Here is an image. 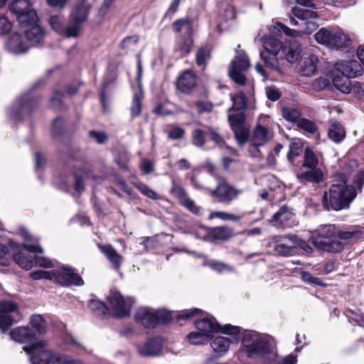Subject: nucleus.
Masks as SVG:
<instances>
[{"label": "nucleus", "instance_id": "obj_1", "mask_svg": "<svg viewBox=\"0 0 364 364\" xmlns=\"http://www.w3.org/2000/svg\"><path fill=\"white\" fill-rule=\"evenodd\" d=\"M348 179L343 173L333 176V183L322 196V205L327 211L348 209L357 196L355 186L347 184Z\"/></svg>", "mask_w": 364, "mask_h": 364}, {"label": "nucleus", "instance_id": "obj_2", "mask_svg": "<svg viewBox=\"0 0 364 364\" xmlns=\"http://www.w3.org/2000/svg\"><path fill=\"white\" fill-rule=\"evenodd\" d=\"M240 352L247 357L257 359L268 364L277 360L275 347L270 338L256 331H244L241 336Z\"/></svg>", "mask_w": 364, "mask_h": 364}, {"label": "nucleus", "instance_id": "obj_3", "mask_svg": "<svg viewBox=\"0 0 364 364\" xmlns=\"http://www.w3.org/2000/svg\"><path fill=\"white\" fill-rule=\"evenodd\" d=\"M268 33L261 31L255 38V43L261 46H301L299 39L301 38L304 32L291 29L274 19L272 24L267 26Z\"/></svg>", "mask_w": 364, "mask_h": 364}, {"label": "nucleus", "instance_id": "obj_4", "mask_svg": "<svg viewBox=\"0 0 364 364\" xmlns=\"http://www.w3.org/2000/svg\"><path fill=\"white\" fill-rule=\"evenodd\" d=\"M230 99L232 105L228 109V112L236 111L237 113H230L228 121L236 140L240 146H242L247 141L249 135V129L245 124V116L244 114V109L247 105V98L243 92H238L235 94H231Z\"/></svg>", "mask_w": 364, "mask_h": 364}, {"label": "nucleus", "instance_id": "obj_5", "mask_svg": "<svg viewBox=\"0 0 364 364\" xmlns=\"http://www.w3.org/2000/svg\"><path fill=\"white\" fill-rule=\"evenodd\" d=\"M11 338L19 343H30L29 346L23 347V350L30 355V360L32 364H38L42 358L45 359L43 354L48 352L51 355H59L53 353L46 348V343L43 341L35 342V333L28 327L21 326L12 330L10 333Z\"/></svg>", "mask_w": 364, "mask_h": 364}, {"label": "nucleus", "instance_id": "obj_6", "mask_svg": "<svg viewBox=\"0 0 364 364\" xmlns=\"http://www.w3.org/2000/svg\"><path fill=\"white\" fill-rule=\"evenodd\" d=\"M335 234L333 225H321L317 230V235L312 237V243L317 248L328 252H339L343 250V243L333 238Z\"/></svg>", "mask_w": 364, "mask_h": 364}, {"label": "nucleus", "instance_id": "obj_7", "mask_svg": "<svg viewBox=\"0 0 364 364\" xmlns=\"http://www.w3.org/2000/svg\"><path fill=\"white\" fill-rule=\"evenodd\" d=\"M250 67V61L247 54L237 50L235 56L232 59L228 69V75L237 85L249 86L253 88L252 83L246 77L245 73Z\"/></svg>", "mask_w": 364, "mask_h": 364}, {"label": "nucleus", "instance_id": "obj_8", "mask_svg": "<svg viewBox=\"0 0 364 364\" xmlns=\"http://www.w3.org/2000/svg\"><path fill=\"white\" fill-rule=\"evenodd\" d=\"M315 40L323 46H350L357 43L354 36H348L339 28H321L314 35Z\"/></svg>", "mask_w": 364, "mask_h": 364}, {"label": "nucleus", "instance_id": "obj_9", "mask_svg": "<svg viewBox=\"0 0 364 364\" xmlns=\"http://www.w3.org/2000/svg\"><path fill=\"white\" fill-rule=\"evenodd\" d=\"M290 63L296 62L300 55L299 47H263L260 51V57L267 66L272 69L277 68V55L280 53Z\"/></svg>", "mask_w": 364, "mask_h": 364}, {"label": "nucleus", "instance_id": "obj_10", "mask_svg": "<svg viewBox=\"0 0 364 364\" xmlns=\"http://www.w3.org/2000/svg\"><path fill=\"white\" fill-rule=\"evenodd\" d=\"M236 18L235 11L230 4L221 5L218 12L210 21V27L217 35L228 31L234 24Z\"/></svg>", "mask_w": 364, "mask_h": 364}, {"label": "nucleus", "instance_id": "obj_11", "mask_svg": "<svg viewBox=\"0 0 364 364\" xmlns=\"http://www.w3.org/2000/svg\"><path fill=\"white\" fill-rule=\"evenodd\" d=\"M9 9L16 15L21 26H26L38 21L37 12L29 0H14L9 4Z\"/></svg>", "mask_w": 364, "mask_h": 364}, {"label": "nucleus", "instance_id": "obj_12", "mask_svg": "<svg viewBox=\"0 0 364 364\" xmlns=\"http://www.w3.org/2000/svg\"><path fill=\"white\" fill-rule=\"evenodd\" d=\"M208 192L212 198L216 199L219 203L230 204L236 200L242 193V190L237 189L230 185L226 180L222 178H217V186L214 189L207 188Z\"/></svg>", "mask_w": 364, "mask_h": 364}, {"label": "nucleus", "instance_id": "obj_13", "mask_svg": "<svg viewBox=\"0 0 364 364\" xmlns=\"http://www.w3.org/2000/svg\"><path fill=\"white\" fill-rule=\"evenodd\" d=\"M21 318L22 315L16 303L9 300L0 301V329L3 332Z\"/></svg>", "mask_w": 364, "mask_h": 364}, {"label": "nucleus", "instance_id": "obj_14", "mask_svg": "<svg viewBox=\"0 0 364 364\" xmlns=\"http://www.w3.org/2000/svg\"><path fill=\"white\" fill-rule=\"evenodd\" d=\"M109 308L116 317H123L129 314L134 299L131 297L124 298L118 291L112 290L107 297Z\"/></svg>", "mask_w": 364, "mask_h": 364}, {"label": "nucleus", "instance_id": "obj_15", "mask_svg": "<svg viewBox=\"0 0 364 364\" xmlns=\"http://www.w3.org/2000/svg\"><path fill=\"white\" fill-rule=\"evenodd\" d=\"M274 251L284 257L296 254L297 236L294 234L274 236L272 238Z\"/></svg>", "mask_w": 364, "mask_h": 364}, {"label": "nucleus", "instance_id": "obj_16", "mask_svg": "<svg viewBox=\"0 0 364 364\" xmlns=\"http://www.w3.org/2000/svg\"><path fill=\"white\" fill-rule=\"evenodd\" d=\"M89 11L90 6L85 0L76 3L71 13L73 23L70 24L69 30L71 33L69 36H78L81 25L87 20Z\"/></svg>", "mask_w": 364, "mask_h": 364}, {"label": "nucleus", "instance_id": "obj_17", "mask_svg": "<svg viewBox=\"0 0 364 364\" xmlns=\"http://www.w3.org/2000/svg\"><path fill=\"white\" fill-rule=\"evenodd\" d=\"M272 138V133L270 130L263 126L258 125L254 129L250 136V151L255 157L261 156L259 147L263 146Z\"/></svg>", "mask_w": 364, "mask_h": 364}, {"label": "nucleus", "instance_id": "obj_18", "mask_svg": "<svg viewBox=\"0 0 364 364\" xmlns=\"http://www.w3.org/2000/svg\"><path fill=\"white\" fill-rule=\"evenodd\" d=\"M34 103L36 100L31 97L28 94L16 99L8 110L9 117L14 121L20 120L23 113L31 110Z\"/></svg>", "mask_w": 364, "mask_h": 364}, {"label": "nucleus", "instance_id": "obj_19", "mask_svg": "<svg viewBox=\"0 0 364 364\" xmlns=\"http://www.w3.org/2000/svg\"><path fill=\"white\" fill-rule=\"evenodd\" d=\"M193 23V18L186 16L174 21L171 24V29L173 32L178 33L184 31L183 46H193L194 43Z\"/></svg>", "mask_w": 364, "mask_h": 364}, {"label": "nucleus", "instance_id": "obj_20", "mask_svg": "<svg viewBox=\"0 0 364 364\" xmlns=\"http://www.w3.org/2000/svg\"><path fill=\"white\" fill-rule=\"evenodd\" d=\"M53 273V280L63 286H82L84 284L82 279L72 268L63 267L54 269Z\"/></svg>", "mask_w": 364, "mask_h": 364}, {"label": "nucleus", "instance_id": "obj_21", "mask_svg": "<svg viewBox=\"0 0 364 364\" xmlns=\"http://www.w3.org/2000/svg\"><path fill=\"white\" fill-rule=\"evenodd\" d=\"M22 247L26 252L22 250L16 253L14 258L16 264H18L21 268L26 270L31 269L33 266V258L28 254V252L32 253H42L43 250L41 247L37 245L23 244Z\"/></svg>", "mask_w": 364, "mask_h": 364}, {"label": "nucleus", "instance_id": "obj_22", "mask_svg": "<svg viewBox=\"0 0 364 364\" xmlns=\"http://www.w3.org/2000/svg\"><path fill=\"white\" fill-rule=\"evenodd\" d=\"M269 223L277 228H291L296 225L294 214L287 206L282 207L275 213Z\"/></svg>", "mask_w": 364, "mask_h": 364}, {"label": "nucleus", "instance_id": "obj_23", "mask_svg": "<svg viewBox=\"0 0 364 364\" xmlns=\"http://www.w3.org/2000/svg\"><path fill=\"white\" fill-rule=\"evenodd\" d=\"M363 64L355 60H343L335 64V68L342 75L350 77H355L363 73Z\"/></svg>", "mask_w": 364, "mask_h": 364}, {"label": "nucleus", "instance_id": "obj_24", "mask_svg": "<svg viewBox=\"0 0 364 364\" xmlns=\"http://www.w3.org/2000/svg\"><path fill=\"white\" fill-rule=\"evenodd\" d=\"M135 319L146 328H153L157 324L156 311L147 307H140L136 312Z\"/></svg>", "mask_w": 364, "mask_h": 364}, {"label": "nucleus", "instance_id": "obj_25", "mask_svg": "<svg viewBox=\"0 0 364 364\" xmlns=\"http://www.w3.org/2000/svg\"><path fill=\"white\" fill-rule=\"evenodd\" d=\"M176 86L183 93L191 92L196 86V74L191 70H186L178 77Z\"/></svg>", "mask_w": 364, "mask_h": 364}, {"label": "nucleus", "instance_id": "obj_26", "mask_svg": "<svg viewBox=\"0 0 364 364\" xmlns=\"http://www.w3.org/2000/svg\"><path fill=\"white\" fill-rule=\"evenodd\" d=\"M26 27L28 28L24 33L28 41L37 45H41L43 43L45 33L42 27L36 24V23L28 24Z\"/></svg>", "mask_w": 364, "mask_h": 364}, {"label": "nucleus", "instance_id": "obj_27", "mask_svg": "<svg viewBox=\"0 0 364 364\" xmlns=\"http://www.w3.org/2000/svg\"><path fill=\"white\" fill-rule=\"evenodd\" d=\"M161 348V340L160 338H154L139 346L138 351L142 356H154L160 353Z\"/></svg>", "mask_w": 364, "mask_h": 364}, {"label": "nucleus", "instance_id": "obj_28", "mask_svg": "<svg viewBox=\"0 0 364 364\" xmlns=\"http://www.w3.org/2000/svg\"><path fill=\"white\" fill-rule=\"evenodd\" d=\"M195 326L198 331L206 333L210 337V333L222 331V328L215 319L204 318L195 321Z\"/></svg>", "mask_w": 364, "mask_h": 364}, {"label": "nucleus", "instance_id": "obj_29", "mask_svg": "<svg viewBox=\"0 0 364 364\" xmlns=\"http://www.w3.org/2000/svg\"><path fill=\"white\" fill-rule=\"evenodd\" d=\"M297 178L301 183H319L323 181L324 175L321 168H314L298 174Z\"/></svg>", "mask_w": 364, "mask_h": 364}, {"label": "nucleus", "instance_id": "obj_30", "mask_svg": "<svg viewBox=\"0 0 364 364\" xmlns=\"http://www.w3.org/2000/svg\"><path fill=\"white\" fill-rule=\"evenodd\" d=\"M318 62V57L314 55L303 58L300 62V70L302 74L308 77L314 75L316 70Z\"/></svg>", "mask_w": 364, "mask_h": 364}, {"label": "nucleus", "instance_id": "obj_31", "mask_svg": "<svg viewBox=\"0 0 364 364\" xmlns=\"http://www.w3.org/2000/svg\"><path fill=\"white\" fill-rule=\"evenodd\" d=\"M90 176V172L85 168H77L73 173L75 191L81 193L85 190V181Z\"/></svg>", "mask_w": 364, "mask_h": 364}, {"label": "nucleus", "instance_id": "obj_32", "mask_svg": "<svg viewBox=\"0 0 364 364\" xmlns=\"http://www.w3.org/2000/svg\"><path fill=\"white\" fill-rule=\"evenodd\" d=\"M48 22L52 29L56 33L65 36L66 38H76L77 36H69L71 32L70 31V25L64 26L63 19L59 16H52L49 18Z\"/></svg>", "mask_w": 364, "mask_h": 364}, {"label": "nucleus", "instance_id": "obj_33", "mask_svg": "<svg viewBox=\"0 0 364 364\" xmlns=\"http://www.w3.org/2000/svg\"><path fill=\"white\" fill-rule=\"evenodd\" d=\"M43 355L45 359L42 358L38 364H80L61 355H51L48 352H45Z\"/></svg>", "mask_w": 364, "mask_h": 364}, {"label": "nucleus", "instance_id": "obj_34", "mask_svg": "<svg viewBox=\"0 0 364 364\" xmlns=\"http://www.w3.org/2000/svg\"><path fill=\"white\" fill-rule=\"evenodd\" d=\"M98 247L113 264L114 269H118L122 262V257L111 245H98Z\"/></svg>", "mask_w": 364, "mask_h": 364}, {"label": "nucleus", "instance_id": "obj_35", "mask_svg": "<svg viewBox=\"0 0 364 364\" xmlns=\"http://www.w3.org/2000/svg\"><path fill=\"white\" fill-rule=\"evenodd\" d=\"M328 135L333 141L339 143L345 139L346 131L340 123L334 122L330 125Z\"/></svg>", "mask_w": 364, "mask_h": 364}, {"label": "nucleus", "instance_id": "obj_36", "mask_svg": "<svg viewBox=\"0 0 364 364\" xmlns=\"http://www.w3.org/2000/svg\"><path fill=\"white\" fill-rule=\"evenodd\" d=\"M333 86L343 93L348 94L350 92L352 87L349 77L343 75H334L332 80Z\"/></svg>", "mask_w": 364, "mask_h": 364}, {"label": "nucleus", "instance_id": "obj_37", "mask_svg": "<svg viewBox=\"0 0 364 364\" xmlns=\"http://www.w3.org/2000/svg\"><path fill=\"white\" fill-rule=\"evenodd\" d=\"M230 341L224 336H218L211 342L213 350L220 355L225 353L230 348Z\"/></svg>", "mask_w": 364, "mask_h": 364}, {"label": "nucleus", "instance_id": "obj_38", "mask_svg": "<svg viewBox=\"0 0 364 364\" xmlns=\"http://www.w3.org/2000/svg\"><path fill=\"white\" fill-rule=\"evenodd\" d=\"M282 114L284 119L288 122L298 123L301 119V113L299 110L293 107H285L282 109Z\"/></svg>", "mask_w": 364, "mask_h": 364}, {"label": "nucleus", "instance_id": "obj_39", "mask_svg": "<svg viewBox=\"0 0 364 364\" xmlns=\"http://www.w3.org/2000/svg\"><path fill=\"white\" fill-rule=\"evenodd\" d=\"M208 218L210 220L219 218L223 221L239 222L242 220V216L226 213L224 211H213L210 213Z\"/></svg>", "mask_w": 364, "mask_h": 364}, {"label": "nucleus", "instance_id": "obj_40", "mask_svg": "<svg viewBox=\"0 0 364 364\" xmlns=\"http://www.w3.org/2000/svg\"><path fill=\"white\" fill-rule=\"evenodd\" d=\"M211 58V49L210 47H200L196 53V63L199 66L205 67Z\"/></svg>", "mask_w": 364, "mask_h": 364}, {"label": "nucleus", "instance_id": "obj_41", "mask_svg": "<svg viewBox=\"0 0 364 364\" xmlns=\"http://www.w3.org/2000/svg\"><path fill=\"white\" fill-rule=\"evenodd\" d=\"M210 337L206 333L200 331L191 332L187 336L188 342L193 345H202L209 341Z\"/></svg>", "mask_w": 364, "mask_h": 364}, {"label": "nucleus", "instance_id": "obj_42", "mask_svg": "<svg viewBox=\"0 0 364 364\" xmlns=\"http://www.w3.org/2000/svg\"><path fill=\"white\" fill-rule=\"evenodd\" d=\"M32 327L36 330V331L43 334L46 331V322L41 315H33L31 318L30 321Z\"/></svg>", "mask_w": 364, "mask_h": 364}, {"label": "nucleus", "instance_id": "obj_43", "mask_svg": "<svg viewBox=\"0 0 364 364\" xmlns=\"http://www.w3.org/2000/svg\"><path fill=\"white\" fill-rule=\"evenodd\" d=\"M88 307L97 316L105 315L108 311L107 307L104 303L95 299L90 301Z\"/></svg>", "mask_w": 364, "mask_h": 364}, {"label": "nucleus", "instance_id": "obj_44", "mask_svg": "<svg viewBox=\"0 0 364 364\" xmlns=\"http://www.w3.org/2000/svg\"><path fill=\"white\" fill-rule=\"evenodd\" d=\"M292 11L294 16L301 21L316 18L318 16L316 12L306 9L294 8Z\"/></svg>", "mask_w": 364, "mask_h": 364}, {"label": "nucleus", "instance_id": "obj_45", "mask_svg": "<svg viewBox=\"0 0 364 364\" xmlns=\"http://www.w3.org/2000/svg\"><path fill=\"white\" fill-rule=\"evenodd\" d=\"M304 166L309 168H317L318 159L314 154L313 151L307 148L304 152Z\"/></svg>", "mask_w": 364, "mask_h": 364}, {"label": "nucleus", "instance_id": "obj_46", "mask_svg": "<svg viewBox=\"0 0 364 364\" xmlns=\"http://www.w3.org/2000/svg\"><path fill=\"white\" fill-rule=\"evenodd\" d=\"M143 98L142 94L136 93L133 97L132 105L131 107V114L132 117H137L141 113V101Z\"/></svg>", "mask_w": 364, "mask_h": 364}, {"label": "nucleus", "instance_id": "obj_47", "mask_svg": "<svg viewBox=\"0 0 364 364\" xmlns=\"http://www.w3.org/2000/svg\"><path fill=\"white\" fill-rule=\"evenodd\" d=\"M171 193L179 200L180 203L188 198L185 189L180 185L177 184L174 181H172Z\"/></svg>", "mask_w": 364, "mask_h": 364}, {"label": "nucleus", "instance_id": "obj_48", "mask_svg": "<svg viewBox=\"0 0 364 364\" xmlns=\"http://www.w3.org/2000/svg\"><path fill=\"white\" fill-rule=\"evenodd\" d=\"M297 127L309 134H314L317 130V127L313 122L304 118H301L298 121Z\"/></svg>", "mask_w": 364, "mask_h": 364}, {"label": "nucleus", "instance_id": "obj_49", "mask_svg": "<svg viewBox=\"0 0 364 364\" xmlns=\"http://www.w3.org/2000/svg\"><path fill=\"white\" fill-rule=\"evenodd\" d=\"M210 134V138L216 144H218L219 146H220V147L225 146V149L228 150V153L232 154V155H235V156L237 155V151L235 149H234L233 148L226 145L225 143L224 142L223 139L219 135L218 133H217L214 130H211Z\"/></svg>", "mask_w": 364, "mask_h": 364}, {"label": "nucleus", "instance_id": "obj_50", "mask_svg": "<svg viewBox=\"0 0 364 364\" xmlns=\"http://www.w3.org/2000/svg\"><path fill=\"white\" fill-rule=\"evenodd\" d=\"M215 234L218 239L225 240L232 237L234 235L233 230L227 226H222L215 228Z\"/></svg>", "mask_w": 364, "mask_h": 364}, {"label": "nucleus", "instance_id": "obj_51", "mask_svg": "<svg viewBox=\"0 0 364 364\" xmlns=\"http://www.w3.org/2000/svg\"><path fill=\"white\" fill-rule=\"evenodd\" d=\"M301 279L311 284H314L320 287H325L326 284L319 278L314 277L308 272L303 271L301 272Z\"/></svg>", "mask_w": 364, "mask_h": 364}, {"label": "nucleus", "instance_id": "obj_52", "mask_svg": "<svg viewBox=\"0 0 364 364\" xmlns=\"http://www.w3.org/2000/svg\"><path fill=\"white\" fill-rule=\"evenodd\" d=\"M312 87L316 91L328 89L331 87V81L327 77H321L314 81Z\"/></svg>", "mask_w": 364, "mask_h": 364}, {"label": "nucleus", "instance_id": "obj_53", "mask_svg": "<svg viewBox=\"0 0 364 364\" xmlns=\"http://www.w3.org/2000/svg\"><path fill=\"white\" fill-rule=\"evenodd\" d=\"M53 270L51 271H45V270H36L33 271L31 273V277L35 279H53Z\"/></svg>", "mask_w": 364, "mask_h": 364}, {"label": "nucleus", "instance_id": "obj_54", "mask_svg": "<svg viewBox=\"0 0 364 364\" xmlns=\"http://www.w3.org/2000/svg\"><path fill=\"white\" fill-rule=\"evenodd\" d=\"M358 168V163L355 159H348L345 161L343 166V171L341 173H343L346 178V174H349L355 171Z\"/></svg>", "mask_w": 364, "mask_h": 364}, {"label": "nucleus", "instance_id": "obj_55", "mask_svg": "<svg viewBox=\"0 0 364 364\" xmlns=\"http://www.w3.org/2000/svg\"><path fill=\"white\" fill-rule=\"evenodd\" d=\"M136 188L142 194L151 199L156 200L159 198L158 194L144 183H138Z\"/></svg>", "mask_w": 364, "mask_h": 364}, {"label": "nucleus", "instance_id": "obj_56", "mask_svg": "<svg viewBox=\"0 0 364 364\" xmlns=\"http://www.w3.org/2000/svg\"><path fill=\"white\" fill-rule=\"evenodd\" d=\"M202 311L199 309H193L183 311L180 314L176 316L177 320H186L189 319L191 318L195 317L196 315L200 314Z\"/></svg>", "mask_w": 364, "mask_h": 364}, {"label": "nucleus", "instance_id": "obj_57", "mask_svg": "<svg viewBox=\"0 0 364 364\" xmlns=\"http://www.w3.org/2000/svg\"><path fill=\"white\" fill-rule=\"evenodd\" d=\"M11 23L8 18L4 15H0V36L8 33L11 29Z\"/></svg>", "mask_w": 364, "mask_h": 364}, {"label": "nucleus", "instance_id": "obj_58", "mask_svg": "<svg viewBox=\"0 0 364 364\" xmlns=\"http://www.w3.org/2000/svg\"><path fill=\"white\" fill-rule=\"evenodd\" d=\"M193 144L198 147L205 144L204 134L200 129H195L193 132Z\"/></svg>", "mask_w": 364, "mask_h": 364}, {"label": "nucleus", "instance_id": "obj_59", "mask_svg": "<svg viewBox=\"0 0 364 364\" xmlns=\"http://www.w3.org/2000/svg\"><path fill=\"white\" fill-rule=\"evenodd\" d=\"M353 183L358 191H361L364 184V165L359 168L355 174Z\"/></svg>", "mask_w": 364, "mask_h": 364}, {"label": "nucleus", "instance_id": "obj_60", "mask_svg": "<svg viewBox=\"0 0 364 364\" xmlns=\"http://www.w3.org/2000/svg\"><path fill=\"white\" fill-rule=\"evenodd\" d=\"M283 146L280 144H277L274 151L270 152L267 158V163L269 166L275 165L277 162V156H279V152L282 149Z\"/></svg>", "mask_w": 364, "mask_h": 364}, {"label": "nucleus", "instance_id": "obj_61", "mask_svg": "<svg viewBox=\"0 0 364 364\" xmlns=\"http://www.w3.org/2000/svg\"><path fill=\"white\" fill-rule=\"evenodd\" d=\"M267 97L272 101H277L281 97V92L278 88L274 86L267 87L265 89Z\"/></svg>", "mask_w": 364, "mask_h": 364}, {"label": "nucleus", "instance_id": "obj_62", "mask_svg": "<svg viewBox=\"0 0 364 364\" xmlns=\"http://www.w3.org/2000/svg\"><path fill=\"white\" fill-rule=\"evenodd\" d=\"M63 94L61 92H55L50 100V105L53 109H60L62 105Z\"/></svg>", "mask_w": 364, "mask_h": 364}, {"label": "nucleus", "instance_id": "obj_63", "mask_svg": "<svg viewBox=\"0 0 364 364\" xmlns=\"http://www.w3.org/2000/svg\"><path fill=\"white\" fill-rule=\"evenodd\" d=\"M185 131L181 127L173 126L168 132V137L172 139H179L183 138Z\"/></svg>", "mask_w": 364, "mask_h": 364}, {"label": "nucleus", "instance_id": "obj_64", "mask_svg": "<svg viewBox=\"0 0 364 364\" xmlns=\"http://www.w3.org/2000/svg\"><path fill=\"white\" fill-rule=\"evenodd\" d=\"M89 136L98 144H103L107 140V135L103 132L90 131Z\"/></svg>", "mask_w": 364, "mask_h": 364}]
</instances>
